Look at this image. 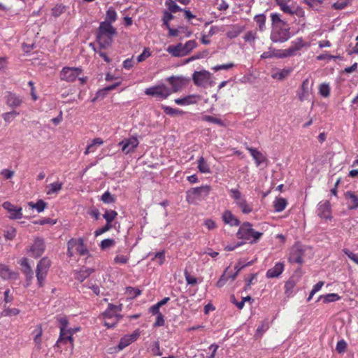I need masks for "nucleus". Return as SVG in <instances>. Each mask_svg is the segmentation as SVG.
<instances>
[{"label":"nucleus","mask_w":358,"mask_h":358,"mask_svg":"<svg viewBox=\"0 0 358 358\" xmlns=\"http://www.w3.org/2000/svg\"><path fill=\"white\" fill-rule=\"evenodd\" d=\"M266 15L264 14L256 15L254 17V20L256 22L259 29L262 31L265 29L266 26Z\"/></svg>","instance_id":"obj_43"},{"label":"nucleus","mask_w":358,"mask_h":358,"mask_svg":"<svg viewBox=\"0 0 358 358\" xmlns=\"http://www.w3.org/2000/svg\"><path fill=\"white\" fill-rule=\"evenodd\" d=\"M103 144V141L101 138H94L91 141V143H88V145L84 152V154L85 155H87L91 152H94L96 150L97 147L101 146Z\"/></svg>","instance_id":"obj_30"},{"label":"nucleus","mask_w":358,"mask_h":358,"mask_svg":"<svg viewBox=\"0 0 358 358\" xmlns=\"http://www.w3.org/2000/svg\"><path fill=\"white\" fill-rule=\"evenodd\" d=\"M32 334L34 335V343L36 345V349L40 350L41 349V343L42 339L41 336L43 334V329L41 324H38L34 330L32 331Z\"/></svg>","instance_id":"obj_27"},{"label":"nucleus","mask_w":358,"mask_h":358,"mask_svg":"<svg viewBox=\"0 0 358 358\" xmlns=\"http://www.w3.org/2000/svg\"><path fill=\"white\" fill-rule=\"evenodd\" d=\"M305 46H308V43L303 41L302 38H297L292 41L289 48L281 50V56L283 58L293 57L299 54V51Z\"/></svg>","instance_id":"obj_8"},{"label":"nucleus","mask_w":358,"mask_h":358,"mask_svg":"<svg viewBox=\"0 0 358 358\" xmlns=\"http://www.w3.org/2000/svg\"><path fill=\"white\" fill-rule=\"evenodd\" d=\"M230 197L234 200L236 206L243 214H249L253 210V204L248 202L245 196L238 189H229Z\"/></svg>","instance_id":"obj_2"},{"label":"nucleus","mask_w":358,"mask_h":358,"mask_svg":"<svg viewBox=\"0 0 358 358\" xmlns=\"http://www.w3.org/2000/svg\"><path fill=\"white\" fill-rule=\"evenodd\" d=\"M197 46L198 43L195 40H189L184 44L182 43V47L185 56L189 55Z\"/></svg>","instance_id":"obj_35"},{"label":"nucleus","mask_w":358,"mask_h":358,"mask_svg":"<svg viewBox=\"0 0 358 358\" xmlns=\"http://www.w3.org/2000/svg\"><path fill=\"white\" fill-rule=\"evenodd\" d=\"M117 20V13L113 7H110L106 15V22L112 24Z\"/></svg>","instance_id":"obj_44"},{"label":"nucleus","mask_w":358,"mask_h":358,"mask_svg":"<svg viewBox=\"0 0 358 358\" xmlns=\"http://www.w3.org/2000/svg\"><path fill=\"white\" fill-rule=\"evenodd\" d=\"M22 99L15 93L8 92L6 96V103L9 107L17 108L22 105Z\"/></svg>","instance_id":"obj_21"},{"label":"nucleus","mask_w":358,"mask_h":358,"mask_svg":"<svg viewBox=\"0 0 358 358\" xmlns=\"http://www.w3.org/2000/svg\"><path fill=\"white\" fill-rule=\"evenodd\" d=\"M138 144V139L136 136H131L119 143V145L122 146V151L126 155L133 152Z\"/></svg>","instance_id":"obj_13"},{"label":"nucleus","mask_w":358,"mask_h":358,"mask_svg":"<svg viewBox=\"0 0 358 358\" xmlns=\"http://www.w3.org/2000/svg\"><path fill=\"white\" fill-rule=\"evenodd\" d=\"M19 112L16 110H12L10 112L3 113L2 117L6 122L10 123L15 118V117L19 115Z\"/></svg>","instance_id":"obj_49"},{"label":"nucleus","mask_w":358,"mask_h":358,"mask_svg":"<svg viewBox=\"0 0 358 358\" xmlns=\"http://www.w3.org/2000/svg\"><path fill=\"white\" fill-rule=\"evenodd\" d=\"M164 112L170 116L182 115L185 112L179 108H173L168 106H162Z\"/></svg>","instance_id":"obj_39"},{"label":"nucleus","mask_w":358,"mask_h":358,"mask_svg":"<svg viewBox=\"0 0 358 358\" xmlns=\"http://www.w3.org/2000/svg\"><path fill=\"white\" fill-rule=\"evenodd\" d=\"M115 245V241L113 238H106L103 240L99 246L101 250H106L108 248H112Z\"/></svg>","instance_id":"obj_54"},{"label":"nucleus","mask_w":358,"mask_h":358,"mask_svg":"<svg viewBox=\"0 0 358 358\" xmlns=\"http://www.w3.org/2000/svg\"><path fill=\"white\" fill-rule=\"evenodd\" d=\"M210 192V187L208 185L192 188L187 192L186 200L189 203H194L196 199L206 197Z\"/></svg>","instance_id":"obj_7"},{"label":"nucleus","mask_w":358,"mask_h":358,"mask_svg":"<svg viewBox=\"0 0 358 358\" xmlns=\"http://www.w3.org/2000/svg\"><path fill=\"white\" fill-rule=\"evenodd\" d=\"M174 102L180 106H187L190 104H194L196 101L195 100V96L194 95H189L187 96H185L183 98H178L174 100Z\"/></svg>","instance_id":"obj_33"},{"label":"nucleus","mask_w":358,"mask_h":358,"mask_svg":"<svg viewBox=\"0 0 358 358\" xmlns=\"http://www.w3.org/2000/svg\"><path fill=\"white\" fill-rule=\"evenodd\" d=\"M89 253L90 251L83 238H72L68 241L66 252L68 257H73L76 255L85 256L89 255Z\"/></svg>","instance_id":"obj_3"},{"label":"nucleus","mask_w":358,"mask_h":358,"mask_svg":"<svg viewBox=\"0 0 358 358\" xmlns=\"http://www.w3.org/2000/svg\"><path fill=\"white\" fill-rule=\"evenodd\" d=\"M117 213L115 210H106L103 215V217L106 220V223L111 224L117 217Z\"/></svg>","instance_id":"obj_50"},{"label":"nucleus","mask_w":358,"mask_h":358,"mask_svg":"<svg viewBox=\"0 0 358 358\" xmlns=\"http://www.w3.org/2000/svg\"><path fill=\"white\" fill-rule=\"evenodd\" d=\"M319 93L324 97H328L330 94V87L329 84L322 83L319 87Z\"/></svg>","instance_id":"obj_55"},{"label":"nucleus","mask_w":358,"mask_h":358,"mask_svg":"<svg viewBox=\"0 0 358 358\" xmlns=\"http://www.w3.org/2000/svg\"><path fill=\"white\" fill-rule=\"evenodd\" d=\"M131 343V339L126 335L120 339L118 347L120 350H122Z\"/></svg>","instance_id":"obj_64"},{"label":"nucleus","mask_w":358,"mask_h":358,"mask_svg":"<svg viewBox=\"0 0 358 358\" xmlns=\"http://www.w3.org/2000/svg\"><path fill=\"white\" fill-rule=\"evenodd\" d=\"M145 94L159 99H166L172 94V91L167 86L162 84L145 89Z\"/></svg>","instance_id":"obj_6"},{"label":"nucleus","mask_w":358,"mask_h":358,"mask_svg":"<svg viewBox=\"0 0 358 358\" xmlns=\"http://www.w3.org/2000/svg\"><path fill=\"white\" fill-rule=\"evenodd\" d=\"M210 78V73L207 71H195L192 75V80L197 86L205 85Z\"/></svg>","instance_id":"obj_20"},{"label":"nucleus","mask_w":358,"mask_h":358,"mask_svg":"<svg viewBox=\"0 0 358 358\" xmlns=\"http://www.w3.org/2000/svg\"><path fill=\"white\" fill-rule=\"evenodd\" d=\"M166 52L174 57H182L185 56L181 43L168 46L166 48Z\"/></svg>","instance_id":"obj_25"},{"label":"nucleus","mask_w":358,"mask_h":358,"mask_svg":"<svg viewBox=\"0 0 358 358\" xmlns=\"http://www.w3.org/2000/svg\"><path fill=\"white\" fill-rule=\"evenodd\" d=\"M199 171L202 173H208L210 172V169L209 165L207 162L205 160L203 157H200L198 159V166Z\"/></svg>","instance_id":"obj_37"},{"label":"nucleus","mask_w":358,"mask_h":358,"mask_svg":"<svg viewBox=\"0 0 358 358\" xmlns=\"http://www.w3.org/2000/svg\"><path fill=\"white\" fill-rule=\"evenodd\" d=\"M313 83H310L308 78H306L301 83V86L296 91L298 99L301 101H310V96L313 92Z\"/></svg>","instance_id":"obj_10"},{"label":"nucleus","mask_w":358,"mask_h":358,"mask_svg":"<svg viewBox=\"0 0 358 358\" xmlns=\"http://www.w3.org/2000/svg\"><path fill=\"white\" fill-rule=\"evenodd\" d=\"M50 266L51 262L47 257L42 258L37 264L36 275L37 278L38 285L41 287L44 285L45 280Z\"/></svg>","instance_id":"obj_5"},{"label":"nucleus","mask_w":358,"mask_h":358,"mask_svg":"<svg viewBox=\"0 0 358 358\" xmlns=\"http://www.w3.org/2000/svg\"><path fill=\"white\" fill-rule=\"evenodd\" d=\"M57 222V220H52L49 217H44V218H42L41 220H36V221H34V223L36 224H40V225H44V224H51V225H53L55 224H56Z\"/></svg>","instance_id":"obj_62"},{"label":"nucleus","mask_w":358,"mask_h":358,"mask_svg":"<svg viewBox=\"0 0 358 358\" xmlns=\"http://www.w3.org/2000/svg\"><path fill=\"white\" fill-rule=\"evenodd\" d=\"M29 206L31 208H35L38 213L43 212L47 206V203L42 199H39L36 203L29 202Z\"/></svg>","instance_id":"obj_41"},{"label":"nucleus","mask_w":358,"mask_h":358,"mask_svg":"<svg viewBox=\"0 0 358 358\" xmlns=\"http://www.w3.org/2000/svg\"><path fill=\"white\" fill-rule=\"evenodd\" d=\"M285 269V264L283 262H277L273 267L266 271V277L268 278H274L278 277Z\"/></svg>","instance_id":"obj_23"},{"label":"nucleus","mask_w":358,"mask_h":358,"mask_svg":"<svg viewBox=\"0 0 358 358\" xmlns=\"http://www.w3.org/2000/svg\"><path fill=\"white\" fill-rule=\"evenodd\" d=\"M287 205V201L282 197L276 198L273 202V207L275 212H282Z\"/></svg>","instance_id":"obj_34"},{"label":"nucleus","mask_w":358,"mask_h":358,"mask_svg":"<svg viewBox=\"0 0 358 358\" xmlns=\"http://www.w3.org/2000/svg\"><path fill=\"white\" fill-rule=\"evenodd\" d=\"M113 36L106 34L101 36V34L97 33L96 40L101 48H106L111 44Z\"/></svg>","instance_id":"obj_29"},{"label":"nucleus","mask_w":358,"mask_h":358,"mask_svg":"<svg viewBox=\"0 0 358 358\" xmlns=\"http://www.w3.org/2000/svg\"><path fill=\"white\" fill-rule=\"evenodd\" d=\"M346 197L350 199L351 200V202L352 203V206H351V208H356L358 207V196L355 195L352 192H346Z\"/></svg>","instance_id":"obj_58"},{"label":"nucleus","mask_w":358,"mask_h":358,"mask_svg":"<svg viewBox=\"0 0 358 358\" xmlns=\"http://www.w3.org/2000/svg\"><path fill=\"white\" fill-rule=\"evenodd\" d=\"M317 215L323 219H331V209L329 201L320 202L317 210Z\"/></svg>","instance_id":"obj_19"},{"label":"nucleus","mask_w":358,"mask_h":358,"mask_svg":"<svg viewBox=\"0 0 358 358\" xmlns=\"http://www.w3.org/2000/svg\"><path fill=\"white\" fill-rule=\"evenodd\" d=\"M202 120L206 122H212L220 126H224V122L221 119L210 116V115H204L202 117Z\"/></svg>","instance_id":"obj_57"},{"label":"nucleus","mask_w":358,"mask_h":358,"mask_svg":"<svg viewBox=\"0 0 358 358\" xmlns=\"http://www.w3.org/2000/svg\"><path fill=\"white\" fill-rule=\"evenodd\" d=\"M290 38L289 27L287 24L284 26L276 25L272 27L271 40L274 43H284Z\"/></svg>","instance_id":"obj_4"},{"label":"nucleus","mask_w":358,"mask_h":358,"mask_svg":"<svg viewBox=\"0 0 358 358\" xmlns=\"http://www.w3.org/2000/svg\"><path fill=\"white\" fill-rule=\"evenodd\" d=\"M341 299V296L336 293H331L326 295L320 296L318 300L323 299V302L324 303H328L330 302H334L338 301Z\"/></svg>","instance_id":"obj_40"},{"label":"nucleus","mask_w":358,"mask_h":358,"mask_svg":"<svg viewBox=\"0 0 358 358\" xmlns=\"http://www.w3.org/2000/svg\"><path fill=\"white\" fill-rule=\"evenodd\" d=\"M296 282L293 278H289L285 284V294L287 297L292 295Z\"/></svg>","instance_id":"obj_38"},{"label":"nucleus","mask_w":358,"mask_h":358,"mask_svg":"<svg viewBox=\"0 0 358 358\" xmlns=\"http://www.w3.org/2000/svg\"><path fill=\"white\" fill-rule=\"evenodd\" d=\"M66 10V6L62 4H57L51 10L52 15L58 17Z\"/></svg>","instance_id":"obj_48"},{"label":"nucleus","mask_w":358,"mask_h":358,"mask_svg":"<svg viewBox=\"0 0 358 358\" xmlns=\"http://www.w3.org/2000/svg\"><path fill=\"white\" fill-rule=\"evenodd\" d=\"M165 5L169 9L168 11H170L171 13H176L178 11H182V9L180 8L173 0H166Z\"/></svg>","instance_id":"obj_45"},{"label":"nucleus","mask_w":358,"mask_h":358,"mask_svg":"<svg viewBox=\"0 0 358 358\" xmlns=\"http://www.w3.org/2000/svg\"><path fill=\"white\" fill-rule=\"evenodd\" d=\"M252 263H253V262H252V261H251V262H248V263H247V264H243L241 261H239V262L236 264V266H235V267H234V268H235V270H236V272H235L234 274H231V279L232 280H234L236 278V276H237L238 273H239V272H240V271H241L243 268H245V266H250V265H252Z\"/></svg>","instance_id":"obj_47"},{"label":"nucleus","mask_w":358,"mask_h":358,"mask_svg":"<svg viewBox=\"0 0 358 358\" xmlns=\"http://www.w3.org/2000/svg\"><path fill=\"white\" fill-rule=\"evenodd\" d=\"M83 73V69L80 67H69L62 68L59 73V78L62 80L71 83L74 82L80 75Z\"/></svg>","instance_id":"obj_9"},{"label":"nucleus","mask_w":358,"mask_h":358,"mask_svg":"<svg viewBox=\"0 0 358 358\" xmlns=\"http://www.w3.org/2000/svg\"><path fill=\"white\" fill-rule=\"evenodd\" d=\"M262 235V232L253 229L252 225L248 222H243L236 233L238 239L249 241L250 243H256Z\"/></svg>","instance_id":"obj_1"},{"label":"nucleus","mask_w":358,"mask_h":358,"mask_svg":"<svg viewBox=\"0 0 358 358\" xmlns=\"http://www.w3.org/2000/svg\"><path fill=\"white\" fill-rule=\"evenodd\" d=\"M271 19L273 27L276 25L284 26V24H287L286 22L281 19L280 15L278 13H271Z\"/></svg>","instance_id":"obj_46"},{"label":"nucleus","mask_w":358,"mask_h":358,"mask_svg":"<svg viewBox=\"0 0 358 358\" xmlns=\"http://www.w3.org/2000/svg\"><path fill=\"white\" fill-rule=\"evenodd\" d=\"M129 255L118 254L114 258V263L117 264H125L129 262Z\"/></svg>","instance_id":"obj_51"},{"label":"nucleus","mask_w":358,"mask_h":358,"mask_svg":"<svg viewBox=\"0 0 358 358\" xmlns=\"http://www.w3.org/2000/svg\"><path fill=\"white\" fill-rule=\"evenodd\" d=\"M102 315L104 319L103 325L107 328L114 327L122 317L121 315L114 312L109 305Z\"/></svg>","instance_id":"obj_11"},{"label":"nucleus","mask_w":358,"mask_h":358,"mask_svg":"<svg viewBox=\"0 0 358 358\" xmlns=\"http://www.w3.org/2000/svg\"><path fill=\"white\" fill-rule=\"evenodd\" d=\"M280 10L286 14L296 15L299 17L303 16L304 11L301 8L294 9L293 7L288 5L290 0H275Z\"/></svg>","instance_id":"obj_16"},{"label":"nucleus","mask_w":358,"mask_h":358,"mask_svg":"<svg viewBox=\"0 0 358 358\" xmlns=\"http://www.w3.org/2000/svg\"><path fill=\"white\" fill-rule=\"evenodd\" d=\"M2 207L9 213V219L19 220L23 216L22 207H17L9 201H5Z\"/></svg>","instance_id":"obj_15"},{"label":"nucleus","mask_w":358,"mask_h":358,"mask_svg":"<svg viewBox=\"0 0 358 358\" xmlns=\"http://www.w3.org/2000/svg\"><path fill=\"white\" fill-rule=\"evenodd\" d=\"M45 243L43 238H36L34 240L33 245L30 248L31 255L35 257H41L45 251Z\"/></svg>","instance_id":"obj_17"},{"label":"nucleus","mask_w":358,"mask_h":358,"mask_svg":"<svg viewBox=\"0 0 358 358\" xmlns=\"http://www.w3.org/2000/svg\"><path fill=\"white\" fill-rule=\"evenodd\" d=\"M18 277V273L11 270L8 265L5 264H0V278L2 280H16Z\"/></svg>","instance_id":"obj_18"},{"label":"nucleus","mask_w":358,"mask_h":358,"mask_svg":"<svg viewBox=\"0 0 358 358\" xmlns=\"http://www.w3.org/2000/svg\"><path fill=\"white\" fill-rule=\"evenodd\" d=\"M304 250L299 245H294L292 247L288 257L290 263H296L301 265L303 263Z\"/></svg>","instance_id":"obj_12"},{"label":"nucleus","mask_w":358,"mask_h":358,"mask_svg":"<svg viewBox=\"0 0 358 358\" xmlns=\"http://www.w3.org/2000/svg\"><path fill=\"white\" fill-rule=\"evenodd\" d=\"M231 278V275H227V271L221 275L220 279L217 280L216 283V286L217 287H223L227 282V280Z\"/></svg>","instance_id":"obj_60"},{"label":"nucleus","mask_w":358,"mask_h":358,"mask_svg":"<svg viewBox=\"0 0 358 358\" xmlns=\"http://www.w3.org/2000/svg\"><path fill=\"white\" fill-rule=\"evenodd\" d=\"M16 236V229L13 227L8 229L4 234V237L6 240H13Z\"/></svg>","instance_id":"obj_63"},{"label":"nucleus","mask_w":358,"mask_h":358,"mask_svg":"<svg viewBox=\"0 0 358 358\" xmlns=\"http://www.w3.org/2000/svg\"><path fill=\"white\" fill-rule=\"evenodd\" d=\"M282 55V50H271L269 49V50L264 52L261 55L262 59H268L272 57H276V58H283Z\"/></svg>","instance_id":"obj_36"},{"label":"nucleus","mask_w":358,"mask_h":358,"mask_svg":"<svg viewBox=\"0 0 358 358\" xmlns=\"http://www.w3.org/2000/svg\"><path fill=\"white\" fill-rule=\"evenodd\" d=\"M246 150H248L255 161L257 166H260L262 163L266 162V158L263 155L262 152L257 150L256 148L246 146Z\"/></svg>","instance_id":"obj_24"},{"label":"nucleus","mask_w":358,"mask_h":358,"mask_svg":"<svg viewBox=\"0 0 358 358\" xmlns=\"http://www.w3.org/2000/svg\"><path fill=\"white\" fill-rule=\"evenodd\" d=\"M58 320L60 324L59 330L61 332V337H62L64 336V332H65V331H66L67 329V327L69 325V320L66 318V317H62Z\"/></svg>","instance_id":"obj_56"},{"label":"nucleus","mask_w":358,"mask_h":358,"mask_svg":"<svg viewBox=\"0 0 358 358\" xmlns=\"http://www.w3.org/2000/svg\"><path fill=\"white\" fill-rule=\"evenodd\" d=\"M244 30V27L239 24H232L229 27V30L227 32L226 35L229 38H236Z\"/></svg>","instance_id":"obj_32"},{"label":"nucleus","mask_w":358,"mask_h":358,"mask_svg":"<svg viewBox=\"0 0 358 358\" xmlns=\"http://www.w3.org/2000/svg\"><path fill=\"white\" fill-rule=\"evenodd\" d=\"M98 34H108L109 36H115L116 34V29L110 23L102 22L100 23L98 29Z\"/></svg>","instance_id":"obj_26"},{"label":"nucleus","mask_w":358,"mask_h":358,"mask_svg":"<svg viewBox=\"0 0 358 358\" xmlns=\"http://www.w3.org/2000/svg\"><path fill=\"white\" fill-rule=\"evenodd\" d=\"M62 188V183L59 182H56L50 184L48 186V190L46 192L47 194L50 195L52 194L58 193Z\"/></svg>","instance_id":"obj_42"},{"label":"nucleus","mask_w":358,"mask_h":358,"mask_svg":"<svg viewBox=\"0 0 358 358\" xmlns=\"http://www.w3.org/2000/svg\"><path fill=\"white\" fill-rule=\"evenodd\" d=\"M101 201H103L104 203H113L115 201V198L113 195L110 194L108 191H106L103 194V195L101 197Z\"/></svg>","instance_id":"obj_53"},{"label":"nucleus","mask_w":358,"mask_h":358,"mask_svg":"<svg viewBox=\"0 0 358 358\" xmlns=\"http://www.w3.org/2000/svg\"><path fill=\"white\" fill-rule=\"evenodd\" d=\"M67 342H69L71 348L73 349L74 347L73 335L69 331H65V332H64V336L61 337V332H59V336L55 346L59 348L61 344H66Z\"/></svg>","instance_id":"obj_28"},{"label":"nucleus","mask_w":358,"mask_h":358,"mask_svg":"<svg viewBox=\"0 0 358 358\" xmlns=\"http://www.w3.org/2000/svg\"><path fill=\"white\" fill-rule=\"evenodd\" d=\"M151 56L150 48H145L143 52L137 57V62H142Z\"/></svg>","instance_id":"obj_59"},{"label":"nucleus","mask_w":358,"mask_h":358,"mask_svg":"<svg viewBox=\"0 0 358 358\" xmlns=\"http://www.w3.org/2000/svg\"><path fill=\"white\" fill-rule=\"evenodd\" d=\"M222 220L226 224L231 227H237L240 224V220L229 210L222 213Z\"/></svg>","instance_id":"obj_22"},{"label":"nucleus","mask_w":358,"mask_h":358,"mask_svg":"<svg viewBox=\"0 0 358 358\" xmlns=\"http://www.w3.org/2000/svg\"><path fill=\"white\" fill-rule=\"evenodd\" d=\"M153 262H156V263L161 266L165 262V252L164 250L157 252L155 255V257L152 259Z\"/></svg>","instance_id":"obj_52"},{"label":"nucleus","mask_w":358,"mask_h":358,"mask_svg":"<svg viewBox=\"0 0 358 358\" xmlns=\"http://www.w3.org/2000/svg\"><path fill=\"white\" fill-rule=\"evenodd\" d=\"M349 3V0H339L335 2L332 7L336 10H342L345 8Z\"/></svg>","instance_id":"obj_61"},{"label":"nucleus","mask_w":358,"mask_h":358,"mask_svg":"<svg viewBox=\"0 0 358 358\" xmlns=\"http://www.w3.org/2000/svg\"><path fill=\"white\" fill-rule=\"evenodd\" d=\"M166 80L171 86L172 93L181 91L187 85V80L182 76H170Z\"/></svg>","instance_id":"obj_14"},{"label":"nucleus","mask_w":358,"mask_h":358,"mask_svg":"<svg viewBox=\"0 0 358 358\" xmlns=\"http://www.w3.org/2000/svg\"><path fill=\"white\" fill-rule=\"evenodd\" d=\"M94 269L90 268H83L80 271L75 272V279L80 282H83L92 273Z\"/></svg>","instance_id":"obj_31"}]
</instances>
